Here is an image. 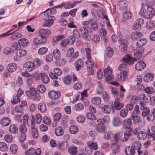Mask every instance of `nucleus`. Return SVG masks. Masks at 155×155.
I'll return each instance as SVG.
<instances>
[{
	"instance_id": "f03ea898",
	"label": "nucleus",
	"mask_w": 155,
	"mask_h": 155,
	"mask_svg": "<svg viewBox=\"0 0 155 155\" xmlns=\"http://www.w3.org/2000/svg\"><path fill=\"white\" fill-rule=\"evenodd\" d=\"M93 125H96V130L99 132H104L105 130L104 125L103 124V123L102 122V121L100 119H98L94 122H93L92 123Z\"/></svg>"
},
{
	"instance_id": "c9c22d12",
	"label": "nucleus",
	"mask_w": 155,
	"mask_h": 155,
	"mask_svg": "<svg viewBox=\"0 0 155 155\" xmlns=\"http://www.w3.org/2000/svg\"><path fill=\"white\" fill-rule=\"evenodd\" d=\"M10 132L12 134H15L18 132V129L17 126L14 124L10 125L9 129Z\"/></svg>"
},
{
	"instance_id": "39448f33",
	"label": "nucleus",
	"mask_w": 155,
	"mask_h": 155,
	"mask_svg": "<svg viewBox=\"0 0 155 155\" xmlns=\"http://www.w3.org/2000/svg\"><path fill=\"white\" fill-rule=\"evenodd\" d=\"M123 61L127 64L130 65L133 64L134 62L136 61L137 59L135 58L131 57L130 55L127 54L123 58Z\"/></svg>"
},
{
	"instance_id": "7ed1b4c3",
	"label": "nucleus",
	"mask_w": 155,
	"mask_h": 155,
	"mask_svg": "<svg viewBox=\"0 0 155 155\" xmlns=\"http://www.w3.org/2000/svg\"><path fill=\"white\" fill-rule=\"evenodd\" d=\"M102 111L106 114H109L112 112V113L115 112V109L113 104L110 106L108 105H105L103 106L101 105V106Z\"/></svg>"
},
{
	"instance_id": "f704fd0d",
	"label": "nucleus",
	"mask_w": 155,
	"mask_h": 155,
	"mask_svg": "<svg viewBox=\"0 0 155 155\" xmlns=\"http://www.w3.org/2000/svg\"><path fill=\"white\" fill-rule=\"evenodd\" d=\"M123 134L121 132H118L116 133L114 137V143H116L119 139L121 140V138L122 137Z\"/></svg>"
},
{
	"instance_id": "6ab92c4d",
	"label": "nucleus",
	"mask_w": 155,
	"mask_h": 155,
	"mask_svg": "<svg viewBox=\"0 0 155 155\" xmlns=\"http://www.w3.org/2000/svg\"><path fill=\"white\" fill-rule=\"evenodd\" d=\"M123 106V104L121 102L119 98L116 99L114 102V107L115 108L118 110H120Z\"/></svg>"
},
{
	"instance_id": "e433bc0d",
	"label": "nucleus",
	"mask_w": 155,
	"mask_h": 155,
	"mask_svg": "<svg viewBox=\"0 0 155 155\" xmlns=\"http://www.w3.org/2000/svg\"><path fill=\"white\" fill-rule=\"evenodd\" d=\"M146 28L148 30L152 29L155 27V25L154 22L151 20L147 21L146 24Z\"/></svg>"
},
{
	"instance_id": "de8ad7c7",
	"label": "nucleus",
	"mask_w": 155,
	"mask_h": 155,
	"mask_svg": "<svg viewBox=\"0 0 155 155\" xmlns=\"http://www.w3.org/2000/svg\"><path fill=\"white\" fill-rule=\"evenodd\" d=\"M127 67V64L126 63H123L120 64L118 67V70L120 71H122L123 72L124 71H126Z\"/></svg>"
},
{
	"instance_id": "ea45409f",
	"label": "nucleus",
	"mask_w": 155,
	"mask_h": 155,
	"mask_svg": "<svg viewBox=\"0 0 155 155\" xmlns=\"http://www.w3.org/2000/svg\"><path fill=\"white\" fill-rule=\"evenodd\" d=\"M147 42V40L145 39H142L139 40L136 43L137 48H140L144 45Z\"/></svg>"
},
{
	"instance_id": "58836bf2",
	"label": "nucleus",
	"mask_w": 155,
	"mask_h": 155,
	"mask_svg": "<svg viewBox=\"0 0 155 155\" xmlns=\"http://www.w3.org/2000/svg\"><path fill=\"white\" fill-rule=\"evenodd\" d=\"M87 144L90 149L94 150H96L98 149L97 145L96 143L90 141L87 142Z\"/></svg>"
},
{
	"instance_id": "2eb2a0df",
	"label": "nucleus",
	"mask_w": 155,
	"mask_h": 155,
	"mask_svg": "<svg viewBox=\"0 0 155 155\" xmlns=\"http://www.w3.org/2000/svg\"><path fill=\"white\" fill-rule=\"evenodd\" d=\"M146 64L143 61H139L135 65V68L137 70L141 71L144 69Z\"/></svg>"
},
{
	"instance_id": "9d476101",
	"label": "nucleus",
	"mask_w": 155,
	"mask_h": 155,
	"mask_svg": "<svg viewBox=\"0 0 155 155\" xmlns=\"http://www.w3.org/2000/svg\"><path fill=\"white\" fill-rule=\"evenodd\" d=\"M144 22V20L142 18H139L136 20L133 26L134 30H136L140 29L141 25L143 24Z\"/></svg>"
},
{
	"instance_id": "7c9ffc66",
	"label": "nucleus",
	"mask_w": 155,
	"mask_h": 155,
	"mask_svg": "<svg viewBox=\"0 0 155 155\" xmlns=\"http://www.w3.org/2000/svg\"><path fill=\"white\" fill-rule=\"evenodd\" d=\"M75 65L77 71H78L80 69L82 68L83 66V61L81 59L77 60L75 62Z\"/></svg>"
},
{
	"instance_id": "f257e3e1",
	"label": "nucleus",
	"mask_w": 155,
	"mask_h": 155,
	"mask_svg": "<svg viewBox=\"0 0 155 155\" xmlns=\"http://www.w3.org/2000/svg\"><path fill=\"white\" fill-rule=\"evenodd\" d=\"M140 14L144 18L150 19L155 15V10L152 7L145 5L141 8Z\"/></svg>"
},
{
	"instance_id": "aec40b11",
	"label": "nucleus",
	"mask_w": 155,
	"mask_h": 155,
	"mask_svg": "<svg viewBox=\"0 0 155 155\" xmlns=\"http://www.w3.org/2000/svg\"><path fill=\"white\" fill-rule=\"evenodd\" d=\"M120 48L122 51H124L127 49L128 42L126 40H121L120 42Z\"/></svg>"
},
{
	"instance_id": "5fc2aeb1",
	"label": "nucleus",
	"mask_w": 155,
	"mask_h": 155,
	"mask_svg": "<svg viewBox=\"0 0 155 155\" xmlns=\"http://www.w3.org/2000/svg\"><path fill=\"white\" fill-rule=\"evenodd\" d=\"M8 150L7 144L4 142H0V150L2 151H5Z\"/></svg>"
},
{
	"instance_id": "e2e57ef3",
	"label": "nucleus",
	"mask_w": 155,
	"mask_h": 155,
	"mask_svg": "<svg viewBox=\"0 0 155 155\" xmlns=\"http://www.w3.org/2000/svg\"><path fill=\"white\" fill-rule=\"evenodd\" d=\"M113 49L110 47H108L107 49V57L110 58L113 55Z\"/></svg>"
},
{
	"instance_id": "37998d69",
	"label": "nucleus",
	"mask_w": 155,
	"mask_h": 155,
	"mask_svg": "<svg viewBox=\"0 0 155 155\" xmlns=\"http://www.w3.org/2000/svg\"><path fill=\"white\" fill-rule=\"evenodd\" d=\"M104 75L105 76V77H106L109 75H111L112 71L110 68L107 67L104 70Z\"/></svg>"
},
{
	"instance_id": "a211bd4d",
	"label": "nucleus",
	"mask_w": 155,
	"mask_h": 155,
	"mask_svg": "<svg viewBox=\"0 0 155 155\" xmlns=\"http://www.w3.org/2000/svg\"><path fill=\"white\" fill-rule=\"evenodd\" d=\"M17 64L15 63H11L8 64L7 67V70L11 72L15 71L17 69Z\"/></svg>"
},
{
	"instance_id": "b1692460",
	"label": "nucleus",
	"mask_w": 155,
	"mask_h": 155,
	"mask_svg": "<svg viewBox=\"0 0 155 155\" xmlns=\"http://www.w3.org/2000/svg\"><path fill=\"white\" fill-rule=\"evenodd\" d=\"M68 143L67 141H63L58 144V146L59 149L64 151L66 150L68 147Z\"/></svg>"
},
{
	"instance_id": "603ef678",
	"label": "nucleus",
	"mask_w": 155,
	"mask_h": 155,
	"mask_svg": "<svg viewBox=\"0 0 155 155\" xmlns=\"http://www.w3.org/2000/svg\"><path fill=\"white\" fill-rule=\"evenodd\" d=\"M72 81V78L70 75L65 77L63 79V81L66 84H69Z\"/></svg>"
},
{
	"instance_id": "0e129e2a",
	"label": "nucleus",
	"mask_w": 155,
	"mask_h": 155,
	"mask_svg": "<svg viewBox=\"0 0 155 155\" xmlns=\"http://www.w3.org/2000/svg\"><path fill=\"white\" fill-rule=\"evenodd\" d=\"M21 34L19 32H16L13 34L11 36V38L13 39H17L21 37Z\"/></svg>"
},
{
	"instance_id": "473e14b6",
	"label": "nucleus",
	"mask_w": 155,
	"mask_h": 155,
	"mask_svg": "<svg viewBox=\"0 0 155 155\" xmlns=\"http://www.w3.org/2000/svg\"><path fill=\"white\" fill-rule=\"evenodd\" d=\"M142 36V35L141 33L136 31L132 32L131 37L132 40H135L141 37Z\"/></svg>"
},
{
	"instance_id": "6e6d98bb",
	"label": "nucleus",
	"mask_w": 155,
	"mask_h": 155,
	"mask_svg": "<svg viewBox=\"0 0 155 155\" xmlns=\"http://www.w3.org/2000/svg\"><path fill=\"white\" fill-rule=\"evenodd\" d=\"M48 50V48L45 47H41L38 50V53L40 55H43L47 52Z\"/></svg>"
},
{
	"instance_id": "864d4df0",
	"label": "nucleus",
	"mask_w": 155,
	"mask_h": 155,
	"mask_svg": "<svg viewBox=\"0 0 155 155\" xmlns=\"http://www.w3.org/2000/svg\"><path fill=\"white\" fill-rule=\"evenodd\" d=\"M133 146L134 148L137 150H139L140 149L141 147V144L139 141H135L133 142Z\"/></svg>"
},
{
	"instance_id": "a878e982",
	"label": "nucleus",
	"mask_w": 155,
	"mask_h": 155,
	"mask_svg": "<svg viewBox=\"0 0 155 155\" xmlns=\"http://www.w3.org/2000/svg\"><path fill=\"white\" fill-rule=\"evenodd\" d=\"M118 5L122 10L126 9L127 7V2L125 0L119 1Z\"/></svg>"
},
{
	"instance_id": "f8f14e48",
	"label": "nucleus",
	"mask_w": 155,
	"mask_h": 155,
	"mask_svg": "<svg viewBox=\"0 0 155 155\" xmlns=\"http://www.w3.org/2000/svg\"><path fill=\"white\" fill-rule=\"evenodd\" d=\"M61 93L58 91L54 90L50 91L48 93L49 97L52 99H55L58 98L60 96Z\"/></svg>"
},
{
	"instance_id": "09e8293b",
	"label": "nucleus",
	"mask_w": 155,
	"mask_h": 155,
	"mask_svg": "<svg viewBox=\"0 0 155 155\" xmlns=\"http://www.w3.org/2000/svg\"><path fill=\"white\" fill-rule=\"evenodd\" d=\"M130 134L129 132H126L124 133L123 137L121 138V140L123 142L127 141L130 137Z\"/></svg>"
},
{
	"instance_id": "052dcab7",
	"label": "nucleus",
	"mask_w": 155,
	"mask_h": 155,
	"mask_svg": "<svg viewBox=\"0 0 155 155\" xmlns=\"http://www.w3.org/2000/svg\"><path fill=\"white\" fill-rule=\"evenodd\" d=\"M74 108L76 111H80L84 108V106L81 103H78L75 105Z\"/></svg>"
},
{
	"instance_id": "393cba45",
	"label": "nucleus",
	"mask_w": 155,
	"mask_h": 155,
	"mask_svg": "<svg viewBox=\"0 0 155 155\" xmlns=\"http://www.w3.org/2000/svg\"><path fill=\"white\" fill-rule=\"evenodd\" d=\"M53 54L56 60H60L61 57L60 50L58 48L54 49L53 51Z\"/></svg>"
},
{
	"instance_id": "dca6fc26",
	"label": "nucleus",
	"mask_w": 155,
	"mask_h": 155,
	"mask_svg": "<svg viewBox=\"0 0 155 155\" xmlns=\"http://www.w3.org/2000/svg\"><path fill=\"white\" fill-rule=\"evenodd\" d=\"M139 100H140V104H145L148 101V98L147 96L143 94H141L139 96Z\"/></svg>"
},
{
	"instance_id": "423d86ee",
	"label": "nucleus",
	"mask_w": 155,
	"mask_h": 155,
	"mask_svg": "<svg viewBox=\"0 0 155 155\" xmlns=\"http://www.w3.org/2000/svg\"><path fill=\"white\" fill-rule=\"evenodd\" d=\"M24 67L27 71L31 72L35 68L34 63L30 61H27L24 64Z\"/></svg>"
},
{
	"instance_id": "cd10ccee",
	"label": "nucleus",
	"mask_w": 155,
	"mask_h": 155,
	"mask_svg": "<svg viewBox=\"0 0 155 155\" xmlns=\"http://www.w3.org/2000/svg\"><path fill=\"white\" fill-rule=\"evenodd\" d=\"M125 153L127 155H134L135 151L132 147L128 146L125 148Z\"/></svg>"
},
{
	"instance_id": "20e7f679",
	"label": "nucleus",
	"mask_w": 155,
	"mask_h": 155,
	"mask_svg": "<svg viewBox=\"0 0 155 155\" xmlns=\"http://www.w3.org/2000/svg\"><path fill=\"white\" fill-rule=\"evenodd\" d=\"M79 30L84 39L87 41H89L91 40V37L88 35L89 31L86 27H81L80 28Z\"/></svg>"
},
{
	"instance_id": "49530a36",
	"label": "nucleus",
	"mask_w": 155,
	"mask_h": 155,
	"mask_svg": "<svg viewBox=\"0 0 155 155\" xmlns=\"http://www.w3.org/2000/svg\"><path fill=\"white\" fill-rule=\"evenodd\" d=\"M132 118L134 124L138 123L140 120V117L134 114V112H133L132 114Z\"/></svg>"
},
{
	"instance_id": "4be33fe9",
	"label": "nucleus",
	"mask_w": 155,
	"mask_h": 155,
	"mask_svg": "<svg viewBox=\"0 0 155 155\" xmlns=\"http://www.w3.org/2000/svg\"><path fill=\"white\" fill-rule=\"evenodd\" d=\"M37 92L35 88H30L29 90L26 91V93L27 96L31 99L32 96L35 94Z\"/></svg>"
},
{
	"instance_id": "ddd939ff",
	"label": "nucleus",
	"mask_w": 155,
	"mask_h": 155,
	"mask_svg": "<svg viewBox=\"0 0 155 155\" xmlns=\"http://www.w3.org/2000/svg\"><path fill=\"white\" fill-rule=\"evenodd\" d=\"M127 76L128 74L127 71H124L117 75V79L118 81H122L127 78Z\"/></svg>"
},
{
	"instance_id": "f3484780",
	"label": "nucleus",
	"mask_w": 155,
	"mask_h": 155,
	"mask_svg": "<svg viewBox=\"0 0 155 155\" xmlns=\"http://www.w3.org/2000/svg\"><path fill=\"white\" fill-rule=\"evenodd\" d=\"M120 151V147L117 144H114L112 147L111 152L110 153L109 155H116Z\"/></svg>"
},
{
	"instance_id": "4c0bfd02",
	"label": "nucleus",
	"mask_w": 155,
	"mask_h": 155,
	"mask_svg": "<svg viewBox=\"0 0 155 155\" xmlns=\"http://www.w3.org/2000/svg\"><path fill=\"white\" fill-rule=\"evenodd\" d=\"M91 102L93 104L98 105L101 103V100L100 97L96 96L92 98Z\"/></svg>"
},
{
	"instance_id": "5701e85b",
	"label": "nucleus",
	"mask_w": 155,
	"mask_h": 155,
	"mask_svg": "<svg viewBox=\"0 0 155 155\" xmlns=\"http://www.w3.org/2000/svg\"><path fill=\"white\" fill-rule=\"evenodd\" d=\"M11 120L10 118L5 117L2 118L0 120V124L3 126H8L10 123Z\"/></svg>"
},
{
	"instance_id": "c85d7f7f",
	"label": "nucleus",
	"mask_w": 155,
	"mask_h": 155,
	"mask_svg": "<svg viewBox=\"0 0 155 155\" xmlns=\"http://www.w3.org/2000/svg\"><path fill=\"white\" fill-rule=\"evenodd\" d=\"M41 76L42 81L45 84H47L49 81V79L48 76L44 73H41L39 74Z\"/></svg>"
},
{
	"instance_id": "72a5a7b5",
	"label": "nucleus",
	"mask_w": 155,
	"mask_h": 155,
	"mask_svg": "<svg viewBox=\"0 0 155 155\" xmlns=\"http://www.w3.org/2000/svg\"><path fill=\"white\" fill-rule=\"evenodd\" d=\"M147 135L148 136L147 133V134L145 132L140 131L138 134V138L140 140H143L146 138Z\"/></svg>"
},
{
	"instance_id": "9b49d317",
	"label": "nucleus",
	"mask_w": 155,
	"mask_h": 155,
	"mask_svg": "<svg viewBox=\"0 0 155 155\" xmlns=\"http://www.w3.org/2000/svg\"><path fill=\"white\" fill-rule=\"evenodd\" d=\"M112 123L113 126L114 127L120 126L122 123L120 117H115L113 118Z\"/></svg>"
},
{
	"instance_id": "13d9d810",
	"label": "nucleus",
	"mask_w": 155,
	"mask_h": 155,
	"mask_svg": "<svg viewBox=\"0 0 155 155\" xmlns=\"http://www.w3.org/2000/svg\"><path fill=\"white\" fill-rule=\"evenodd\" d=\"M144 78L147 81L149 82L153 79L154 76L152 74L148 73L145 76Z\"/></svg>"
},
{
	"instance_id": "4468645a",
	"label": "nucleus",
	"mask_w": 155,
	"mask_h": 155,
	"mask_svg": "<svg viewBox=\"0 0 155 155\" xmlns=\"http://www.w3.org/2000/svg\"><path fill=\"white\" fill-rule=\"evenodd\" d=\"M132 124V121L130 119H125L123 122V126L124 129H128L131 127Z\"/></svg>"
},
{
	"instance_id": "412c9836",
	"label": "nucleus",
	"mask_w": 155,
	"mask_h": 155,
	"mask_svg": "<svg viewBox=\"0 0 155 155\" xmlns=\"http://www.w3.org/2000/svg\"><path fill=\"white\" fill-rule=\"evenodd\" d=\"M51 33V31L49 29H41L39 31V35L46 37L50 35Z\"/></svg>"
},
{
	"instance_id": "774afa93",
	"label": "nucleus",
	"mask_w": 155,
	"mask_h": 155,
	"mask_svg": "<svg viewBox=\"0 0 155 155\" xmlns=\"http://www.w3.org/2000/svg\"><path fill=\"white\" fill-rule=\"evenodd\" d=\"M62 117V115L59 113H56L53 116L54 120L56 122H58Z\"/></svg>"
},
{
	"instance_id": "0eeeda50",
	"label": "nucleus",
	"mask_w": 155,
	"mask_h": 155,
	"mask_svg": "<svg viewBox=\"0 0 155 155\" xmlns=\"http://www.w3.org/2000/svg\"><path fill=\"white\" fill-rule=\"evenodd\" d=\"M55 19L54 16H50L46 19L45 21L43 24V25L44 27H50L51 26Z\"/></svg>"
},
{
	"instance_id": "a19ab883",
	"label": "nucleus",
	"mask_w": 155,
	"mask_h": 155,
	"mask_svg": "<svg viewBox=\"0 0 155 155\" xmlns=\"http://www.w3.org/2000/svg\"><path fill=\"white\" fill-rule=\"evenodd\" d=\"M18 148L16 144H12L10 147L11 152L12 154H14L17 153Z\"/></svg>"
},
{
	"instance_id": "4d7b16f0",
	"label": "nucleus",
	"mask_w": 155,
	"mask_h": 155,
	"mask_svg": "<svg viewBox=\"0 0 155 155\" xmlns=\"http://www.w3.org/2000/svg\"><path fill=\"white\" fill-rule=\"evenodd\" d=\"M34 64H35V67H38L42 63V61L38 58H35L33 61Z\"/></svg>"
},
{
	"instance_id": "3c124183",
	"label": "nucleus",
	"mask_w": 155,
	"mask_h": 155,
	"mask_svg": "<svg viewBox=\"0 0 155 155\" xmlns=\"http://www.w3.org/2000/svg\"><path fill=\"white\" fill-rule=\"evenodd\" d=\"M123 16L125 19H129L132 18V15L130 12L127 11L123 14Z\"/></svg>"
},
{
	"instance_id": "69168bd1",
	"label": "nucleus",
	"mask_w": 155,
	"mask_h": 155,
	"mask_svg": "<svg viewBox=\"0 0 155 155\" xmlns=\"http://www.w3.org/2000/svg\"><path fill=\"white\" fill-rule=\"evenodd\" d=\"M64 38L65 36L64 35H60L54 38L53 41L55 43H57L59 41Z\"/></svg>"
},
{
	"instance_id": "bf43d9fd",
	"label": "nucleus",
	"mask_w": 155,
	"mask_h": 155,
	"mask_svg": "<svg viewBox=\"0 0 155 155\" xmlns=\"http://www.w3.org/2000/svg\"><path fill=\"white\" fill-rule=\"evenodd\" d=\"M18 43L22 46H25L27 45L28 42V40L25 38L21 39L18 41Z\"/></svg>"
},
{
	"instance_id": "338daca9",
	"label": "nucleus",
	"mask_w": 155,
	"mask_h": 155,
	"mask_svg": "<svg viewBox=\"0 0 155 155\" xmlns=\"http://www.w3.org/2000/svg\"><path fill=\"white\" fill-rule=\"evenodd\" d=\"M87 118L92 120H94L96 119L95 116L91 112H88L87 114Z\"/></svg>"
},
{
	"instance_id": "a18cd8bd",
	"label": "nucleus",
	"mask_w": 155,
	"mask_h": 155,
	"mask_svg": "<svg viewBox=\"0 0 155 155\" xmlns=\"http://www.w3.org/2000/svg\"><path fill=\"white\" fill-rule=\"evenodd\" d=\"M69 131L71 134H74L78 131V128L76 126L73 125L70 127Z\"/></svg>"
},
{
	"instance_id": "8fccbe9b",
	"label": "nucleus",
	"mask_w": 155,
	"mask_h": 155,
	"mask_svg": "<svg viewBox=\"0 0 155 155\" xmlns=\"http://www.w3.org/2000/svg\"><path fill=\"white\" fill-rule=\"evenodd\" d=\"M128 114V110L125 108L122 109L120 112V115L122 118L125 117Z\"/></svg>"
},
{
	"instance_id": "79ce46f5",
	"label": "nucleus",
	"mask_w": 155,
	"mask_h": 155,
	"mask_svg": "<svg viewBox=\"0 0 155 155\" xmlns=\"http://www.w3.org/2000/svg\"><path fill=\"white\" fill-rule=\"evenodd\" d=\"M38 108L42 113L45 112L47 110V107L45 104L43 103H40L38 106Z\"/></svg>"
},
{
	"instance_id": "c756f323",
	"label": "nucleus",
	"mask_w": 155,
	"mask_h": 155,
	"mask_svg": "<svg viewBox=\"0 0 155 155\" xmlns=\"http://www.w3.org/2000/svg\"><path fill=\"white\" fill-rule=\"evenodd\" d=\"M55 133L56 135L60 136L64 134V131L63 130L62 127L59 126L55 128Z\"/></svg>"
},
{
	"instance_id": "680f3d73",
	"label": "nucleus",
	"mask_w": 155,
	"mask_h": 155,
	"mask_svg": "<svg viewBox=\"0 0 155 155\" xmlns=\"http://www.w3.org/2000/svg\"><path fill=\"white\" fill-rule=\"evenodd\" d=\"M19 131L21 133L25 134L27 131V128L26 126L23 124L21 125L19 127Z\"/></svg>"
},
{
	"instance_id": "2f4dec72",
	"label": "nucleus",
	"mask_w": 155,
	"mask_h": 155,
	"mask_svg": "<svg viewBox=\"0 0 155 155\" xmlns=\"http://www.w3.org/2000/svg\"><path fill=\"white\" fill-rule=\"evenodd\" d=\"M97 87L96 89V92L98 94H100L103 91V87L100 82H97Z\"/></svg>"
},
{
	"instance_id": "bb28decb",
	"label": "nucleus",
	"mask_w": 155,
	"mask_h": 155,
	"mask_svg": "<svg viewBox=\"0 0 155 155\" xmlns=\"http://www.w3.org/2000/svg\"><path fill=\"white\" fill-rule=\"evenodd\" d=\"M3 54L6 55H10L13 51V50L11 47L7 46L4 48L3 49Z\"/></svg>"
},
{
	"instance_id": "c03bdc74",
	"label": "nucleus",
	"mask_w": 155,
	"mask_h": 155,
	"mask_svg": "<svg viewBox=\"0 0 155 155\" xmlns=\"http://www.w3.org/2000/svg\"><path fill=\"white\" fill-rule=\"evenodd\" d=\"M68 151L72 155H75L77 152V148L74 146L71 147L69 148Z\"/></svg>"
},
{
	"instance_id": "6e6552de",
	"label": "nucleus",
	"mask_w": 155,
	"mask_h": 155,
	"mask_svg": "<svg viewBox=\"0 0 155 155\" xmlns=\"http://www.w3.org/2000/svg\"><path fill=\"white\" fill-rule=\"evenodd\" d=\"M136 51L134 52V58L137 59H139L142 57L144 51V49L143 47L140 48H137V49Z\"/></svg>"
},
{
	"instance_id": "1a4fd4ad",
	"label": "nucleus",
	"mask_w": 155,
	"mask_h": 155,
	"mask_svg": "<svg viewBox=\"0 0 155 155\" xmlns=\"http://www.w3.org/2000/svg\"><path fill=\"white\" fill-rule=\"evenodd\" d=\"M140 109L142 111V115L143 117L147 116L150 112L149 108L146 106L145 104H140Z\"/></svg>"
}]
</instances>
